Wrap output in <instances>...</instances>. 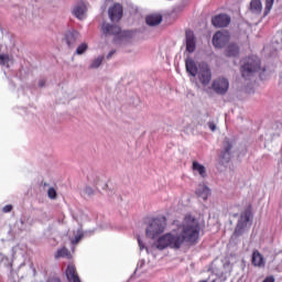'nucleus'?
<instances>
[{"instance_id":"obj_1","label":"nucleus","mask_w":282,"mask_h":282,"mask_svg":"<svg viewBox=\"0 0 282 282\" xmlns=\"http://www.w3.org/2000/svg\"><path fill=\"white\" fill-rule=\"evenodd\" d=\"M185 68L189 76H196L202 87H208L213 82V66H210V57L198 63L193 57L185 59Z\"/></svg>"},{"instance_id":"obj_2","label":"nucleus","mask_w":282,"mask_h":282,"mask_svg":"<svg viewBox=\"0 0 282 282\" xmlns=\"http://www.w3.org/2000/svg\"><path fill=\"white\" fill-rule=\"evenodd\" d=\"M199 224L192 215H186L182 226L178 227V231L186 243H197V239H199Z\"/></svg>"},{"instance_id":"obj_3","label":"nucleus","mask_w":282,"mask_h":282,"mask_svg":"<svg viewBox=\"0 0 282 282\" xmlns=\"http://www.w3.org/2000/svg\"><path fill=\"white\" fill-rule=\"evenodd\" d=\"M184 242L186 241L184 240L180 229H177L160 237L158 239L156 248L158 250H164L166 248H172L173 250H180L182 246H184Z\"/></svg>"},{"instance_id":"obj_4","label":"nucleus","mask_w":282,"mask_h":282,"mask_svg":"<svg viewBox=\"0 0 282 282\" xmlns=\"http://www.w3.org/2000/svg\"><path fill=\"white\" fill-rule=\"evenodd\" d=\"M258 72H261V59L258 56H249L240 66V74L245 80H250Z\"/></svg>"},{"instance_id":"obj_5","label":"nucleus","mask_w":282,"mask_h":282,"mask_svg":"<svg viewBox=\"0 0 282 282\" xmlns=\"http://www.w3.org/2000/svg\"><path fill=\"white\" fill-rule=\"evenodd\" d=\"M166 228V217L161 216L150 220L148 228L145 229V235L149 239H156L159 235L164 232Z\"/></svg>"},{"instance_id":"obj_6","label":"nucleus","mask_w":282,"mask_h":282,"mask_svg":"<svg viewBox=\"0 0 282 282\" xmlns=\"http://www.w3.org/2000/svg\"><path fill=\"white\" fill-rule=\"evenodd\" d=\"M101 32L105 34V36H119V39H129L133 35V32L131 31H123L120 29L119 25L116 24H109L107 22H104L101 25Z\"/></svg>"},{"instance_id":"obj_7","label":"nucleus","mask_w":282,"mask_h":282,"mask_svg":"<svg viewBox=\"0 0 282 282\" xmlns=\"http://www.w3.org/2000/svg\"><path fill=\"white\" fill-rule=\"evenodd\" d=\"M250 226H252V214L250 210H245L240 214L238 224L234 231V237H241V235H243V232H246Z\"/></svg>"},{"instance_id":"obj_8","label":"nucleus","mask_w":282,"mask_h":282,"mask_svg":"<svg viewBox=\"0 0 282 282\" xmlns=\"http://www.w3.org/2000/svg\"><path fill=\"white\" fill-rule=\"evenodd\" d=\"M213 89L215 94H218L219 96H226V94H228V89H230V82H228V79L225 77H219L214 80Z\"/></svg>"},{"instance_id":"obj_9","label":"nucleus","mask_w":282,"mask_h":282,"mask_svg":"<svg viewBox=\"0 0 282 282\" xmlns=\"http://www.w3.org/2000/svg\"><path fill=\"white\" fill-rule=\"evenodd\" d=\"M228 41H230V33H228L226 30L218 31L213 36V44L216 47H225Z\"/></svg>"},{"instance_id":"obj_10","label":"nucleus","mask_w":282,"mask_h":282,"mask_svg":"<svg viewBox=\"0 0 282 282\" xmlns=\"http://www.w3.org/2000/svg\"><path fill=\"white\" fill-rule=\"evenodd\" d=\"M232 160V143L225 140L223 145V151L220 153V164H229Z\"/></svg>"},{"instance_id":"obj_11","label":"nucleus","mask_w":282,"mask_h":282,"mask_svg":"<svg viewBox=\"0 0 282 282\" xmlns=\"http://www.w3.org/2000/svg\"><path fill=\"white\" fill-rule=\"evenodd\" d=\"M185 39H186V52L193 54L195 50H197V42L195 40V33L192 30L185 31Z\"/></svg>"},{"instance_id":"obj_12","label":"nucleus","mask_w":282,"mask_h":282,"mask_svg":"<svg viewBox=\"0 0 282 282\" xmlns=\"http://www.w3.org/2000/svg\"><path fill=\"white\" fill-rule=\"evenodd\" d=\"M110 21H120L122 19L123 9L120 3H115L108 10Z\"/></svg>"},{"instance_id":"obj_13","label":"nucleus","mask_w":282,"mask_h":282,"mask_svg":"<svg viewBox=\"0 0 282 282\" xmlns=\"http://www.w3.org/2000/svg\"><path fill=\"white\" fill-rule=\"evenodd\" d=\"M87 12V4L83 0L78 1L73 10L74 17L76 19H79V21H83L85 19V13Z\"/></svg>"},{"instance_id":"obj_14","label":"nucleus","mask_w":282,"mask_h":282,"mask_svg":"<svg viewBox=\"0 0 282 282\" xmlns=\"http://www.w3.org/2000/svg\"><path fill=\"white\" fill-rule=\"evenodd\" d=\"M213 25L215 28H228L230 25V18L228 14H218L214 18Z\"/></svg>"},{"instance_id":"obj_15","label":"nucleus","mask_w":282,"mask_h":282,"mask_svg":"<svg viewBox=\"0 0 282 282\" xmlns=\"http://www.w3.org/2000/svg\"><path fill=\"white\" fill-rule=\"evenodd\" d=\"M66 279L68 282H80V276H78V272H76V267L74 264L67 265Z\"/></svg>"},{"instance_id":"obj_16","label":"nucleus","mask_w":282,"mask_h":282,"mask_svg":"<svg viewBox=\"0 0 282 282\" xmlns=\"http://www.w3.org/2000/svg\"><path fill=\"white\" fill-rule=\"evenodd\" d=\"M78 39H80V33L77 31H68L65 34V41L68 47H74V45H76L78 42Z\"/></svg>"},{"instance_id":"obj_17","label":"nucleus","mask_w":282,"mask_h":282,"mask_svg":"<svg viewBox=\"0 0 282 282\" xmlns=\"http://www.w3.org/2000/svg\"><path fill=\"white\" fill-rule=\"evenodd\" d=\"M251 263L256 268H263L265 265V260L263 259V254L259 252V250H254L251 258Z\"/></svg>"},{"instance_id":"obj_18","label":"nucleus","mask_w":282,"mask_h":282,"mask_svg":"<svg viewBox=\"0 0 282 282\" xmlns=\"http://www.w3.org/2000/svg\"><path fill=\"white\" fill-rule=\"evenodd\" d=\"M251 14L259 15L263 10V6L261 4V0H251L250 8Z\"/></svg>"},{"instance_id":"obj_19","label":"nucleus","mask_w":282,"mask_h":282,"mask_svg":"<svg viewBox=\"0 0 282 282\" xmlns=\"http://www.w3.org/2000/svg\"><path fill=\"white\" fill-rule=\"evenodd\" d=\"M226 56L229 58H235L239 56V45L237 44H229L225 52Z\"/></svg>"},{"instance_id":"obj_20","label":"nucleus","mask_w":282,"mask_h":282,"mask_svg":"<svg viewBox=\"0 0 282 282\" xmlns=\"http://www.w3.org/2000/svg\"><path fill=\"white\" fill-rule=\"evenodd\" d=\"M148 25H160L162 23V17L160 14H151L145 18Z\"/></svg>"},{"instance_id":"obj_21","label":"nucleus","mask_w":282,"mask_h":282,"mask_svg":"<svg viewBox=\"0 0 282 282\" xmlns=\"http://www.w3.org/2000/svg\"><path fill=\"white\" fill-rule=\"evenodd\" d=\"M194 173H198L200 177H206V167L202 165L199 162L194 161L192 166Z\"/></svg>"},{"instance_id":"obj_22","label":"nucleus","mask_w":282,"mask_h":282,"mask_svg":"<svg viewBox=\"0 0 282 282\" xmlns=\"http://www.w3.org/2000/svg\"><path fill=\"white\" fill-rule=\"evenodd\" d=\"M67 258L69 259L72 257V253L69 252V249L66 247H63L58 249L55 253V259H61V258Z\"/></svg>"},{"instance_id":"obj_23","label":"nucleus","mask_w":282,"mask_h":282,"mask_svg":"<svg viewBox=\"0 0 282 282\" xmlns=\"http://www.w3.org/2000/svg\"><path fill=\"white\" fill-rule=\"evenodd\" d=\"M198 197H202V199H208V195H210V189L206 186L200 187V189L197 191Z\"/></svg>"},{"instance_id":"obj_24","label":"nucleus","mask_w":282,"mask_h":282,"mask_svg":"<svg viewBox=\"0 0 282 282\" xmlns=\"http://www.w3.org/2000/svg\"><path fill=\"white\" fill-rule=\"evenodd\" d=\"M105 59L104 56L97 57L91 64H90V69H98L100 65H102V61Z\"/></svg>"},{"instance_id":"obj_25","label":"nucleus","mask_w":282,"mask_h":282,"mask_svg":"<svg viewBox=\"0 0 282 282\" xmlns=\"http://www.w3.org/2000/svg\"><path fill=\"white\" fill-rule=\"evenodd\" d=\"M88 47H89V45H87V43H85V42L82 43V44H79V45L77 46L76 54H77L78 56H80L82 54H84V53L87 52Z\"/></svg>"},{"instance_id":"obj_26","label":"nucleus","mask_w":282,"mask_h":282,"mask_svg":"<svg viewBox=\"0 0 282 282\" xmlns=\"http://www.w3.org/2000/svg\"><path fill=\"white\" fill-rule=\"evenodd\" d=\"M273 6H274V0H265L264 17H268Z\"/></svg>"},{"instance_id":"obj_27","label":"nucleus","mask_w":282,"mask_h":282,"mask_svg":"<svg viewBox=\"0 0 282 282\" xmlns=\"http://www.w3.org/2000/svg\"><path fill=\"white\" fill-rule=\"evenodd\" d=\"M8 63H10V55L0 54V65L6 66Z\"/></svg>"},{"instance_id":"obj_28","label":"nucleus","mask_w":282,"mask_h":282,"mask_svg":"<svg viewBox=\"0 0 282 282\" xmlns=\"http://www.w3.org/2000/svg\"><path fill=\"white\" fill-rule=\"evenodd\" d=\"M47 196L50 199H56V189L54 187H50L47 191Z\"/></svg>"},{"instance_id":"obj_29","label":"nucleus","mask_w":282,"mask_h":282,"mask_svg":"<svg viewBox=\"0 0 282 282\" xmlns=\"http://www.w3.org/2000/svg\"><path fill=\"white\" fill-rule=\"evenodd\" d=\"M12 205H6L3 208H2V213H12Z\"/></svg>"},{"instance_id":"obj_30","label":"nucleus","mask_w":282,"mask_h":282,"mask_svg":"<svg viewBox=\"0 0 282 282\" xmlns=\"http://www.w3.org/2000/svg\"><path fill=\"white\" fill-rule=\"evenodd\" d=\"M47 282H61V279H59V278L54 276V278L48 279V281H47Z\"/></svg>"},{"instance_id":"obj_31","label":"nucleus","mask_w":282,"mask_h":282,"mask_svg":"<svg viewBox=\"0 0 282 282\" xmlns=\"http://www.w3.org/2000/svg\"><path fill=\"white\" fill-rule=\"evenodd\" d=\"M263 282H274V276H268Z\"/></svg>"},{"instance_id":"obj_32","label":"nucleus","mask_w":282,"mask_h":282,"mask_svg":"<svg viewBox=\"0 0 282 282\" xmlns=\"http://www.w3.org/2000/svg\"><path fill=\"white\" fill-rule=\"evenodd\" d=\"M113 54H116V50L110 51V52L108 53V55H107V58H108V59L111 58V56H113Z\"/></svg>"},{"instance_id":"obj_33","label":"nucleus","mask_w":282,"mask_h":282,"mask_svg":"<svg viewBox=\"0 0 282 282\" xmlns=\"http://www.w3.org/2000/svg\"><path fill=\"white\" fill-rule=\"evenodd\" d=\"M80 239H82L80 236L75 237V239L73 240V243H78V241H80Z\"/></svg>"},{"instance_id":"obj_34","label":"nucleus","mask_w":282,"mask_h":282,"mask_svg":"<svg viewBox=\"0 0 282 282\" xmlns=\"http://www.w3.org/2000/svg\"><path fill=\"white\" fill-rule=\"evenodd\" d=\"M138 243L140 246V249L142 250L144 248V245H142V240H140V238H138Z\"/></svg>"},{"instance_id":"obj_35","label":"nucleus","mask_w":282,"mask_h":282,"mask_svg":"<svg viewBox=\"0 0 282 282\" xmlns=\"http://www.w3.org/2000/svg\"><path fill=\"white\" fill-rule=\"evenodd\" d=\"M39 86H40V87H45V80H43V79L40 80Z\"/></svg>"},{"instance_id":"obj_36","label":"nucleus","mask_w":282,"mask_h":282,"mask_svg":"<svg viewBox=\"0 0 282 282\" xmlns=\"http://www.w3.org/2000/svg\"><path fill=\"white\" fill-rule=\"evenodd\" d=\"M208 127H209L210 130H213V122L209 121Z\"/></svg>"},{"instance_id":"obj_37","label":"nucleus","mask_w":282,"mask_h":282,"mask_svg":"<svg viewBox=\"0 0 282 282\" xmlns=\"http://www.w3.org/2000/svg\"><path fill=\"white\" fill-rule=\"evenodd\" d=\"M216 129H217V127L214 124V126H213V131H215Z\"/></svg>"}]
</instances>
